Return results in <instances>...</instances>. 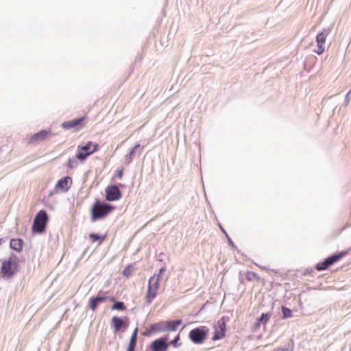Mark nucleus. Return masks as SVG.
Segmentation results:
<instances>
[{
  "label": "nucleus",
  "instance_id": "nucleus-1",
  "mask_svg": "<svg viewBox=\"0 0 351 351\" xmlns=\"http://www.w3.org/2000/svg\"><path fill=\"white\" fill-rule=\"evenodd\" d=\"M19 271V263L15 258L10 257L9 258L5 259L2 261L1 273L3 278L5 280L12 279Z\"/></svg>",
  "mask_w": 351,
  "mask_h": 351
},
{
  "label": "nucleus",
  "instance_id": "nucleus-2",
  "mask_svg": "<svg viewBox=\"0 0 351 351\" xmlns=\"http://www.w3.org/2000/svg\"><path fill=\"white\" fill-rule=\"evenodd\" d=\"M114 207L108 203L97 201L91 209L92 220L95 221L106 217Z\"/></svg>",
  "mask_w": 351,
  "mask_h": 351
},
{
  "label": "nucleus",
  "instance_id": "nucleus-3",
  "mask_svg": "<svg viewBox=\"0 0 351 351\" xmlns=\"http://www.w3.org/2000/svg\"><path fill=\"white\" fill-rule=\"evenodd\" d=\"M48 215L45 210H40L36 215L32 225V231L38 234L43 233L48 221Z\"/></svg>",
  "mask_w": 351,
  "mask_h": 351
},
{
  "label": "nucleus",
  "instance_id": "nucleus-4",
  "mask_svg": "<svg viewBox=\"0 0 351 351\" xmlns=\"http://www.w3.org/2000/svg\"><path fill=\"white\" fill-rule=\"evenodd\" d=\"M209 329L207 326H202L191 330L189 337L196 344L202 343L207 337Z\"/></svg>",
  "mask_w": 351,
  "mask_h": 351
},
{
  "label": "nucleus",
  "instance_id": "nucleus-5",
  "mask_svg": "<svg viewBox=\"0 0 351 351\" xmlns=\"http://www.w3.org/2000/svg\"><path fill=\"white\" fill-rule=\"evenodd\" d=\"M158 277H156V274L152 276L148 280V287L145 295V302L147 304L152 303L156 297L157 291L159 288Z\"/></svg>",
  "mask_w": 351,
  "mask_h": 351
},
{
  "label": "nucleus",
  "instance_id": "nucleus-6",
  "mask_svg": "<svg viewBox=\"0 0 351 351\" xmlns=\"http://www.w3.org/2000/svg\"><path fill=\"white\" fill-rule=\"evenodd\" d=\"M169 343L168 335L154 340L149 345L152 351H167Z\"/></svg>",
  "mask_w": 351,
  "mask_h": 351
},
{
  "label": "nucleus",
  "instance_id": "nucleus-7",
  "mask_svg": "<svg viewBox=\"0 0 351 351\" xmlns=\"http://www.w3.org/2000/svg\"><path fill=\"white\" fill-rule=\"evenodd\" d=\"M105 192L108 201H116L121 197V192L116 185L108 186L106 188Z\"/></svg>",
  "mask_w": 351,
  "mask_h": 351
},
{
  "label": "nucleus",
  "instance_id": "nucleus-8",
  "mask_svg": "<svg viewBox=\"0 0 351 351\" xmlns=\"http://www.w3.org/2000/svg\"><path fill=\"white\" fill-rule=\"evenodd\" d=\"M330 32L329 29H324L322 32L319 33L316 36V42L317 43V48L315 50V53L320 55L323 53L324 51V44L326 42V39L327 36Z\"/></svg>",
  "mask_w": 351,
  "mask_h": 351
},
{
  "label": "nucleus",
  "instance_id": "nucleus-9",
  "mask_svg": "<svg viewBox=\"0 0 351 351\" xmlns=\"http://www.w3.org/2000/svg\"><path fill=\"white\" fill-rule=\"evenodd\" d=\"M226 333V320L225 317H223L217 322V326L215 328V331L213 337H212L213 341H217L222 339L225 337Z\"/></svg>",
  "mask_w": 351,
  "mask_h": 351
},
{
  "label": "nucleus",
  "instance_id": "nucleus-10",
  "mask_svg": "<svg viewBox=\"0 0 351 351\" xmlns=\"http://www.w3.org/2000/svg\"><path fill=\"white\" fill-rule=\"evenodd\" d=\"M84 117L76 118L71 121H65L62 123V127L64 130H70L71 128H75L82 125V122Z\"/></svg>",
  "mask_w": 351,
  "mask_h": 351
},
{
  "label": "nucleus",
  "instance_id": "nucleus-11",
  "mask_svg": "<svg viewBox=\"0 0 351 351\" xmlns=\"http://www.w3.org/2000/svg\"><path fill=\"white\" fill-rule=\"evenodd\" d=\"M108 300V297L97 295L96 297H92L89 300V308L95 311L99 304L105 302Z\"/></svg>",
  "mask_w": 351,
  "mask_h": 351
},
{
  "label": "nucleus",
  "instance_id": "nucleus-12",
  "mask_svg": "<svg viewBox=\"0 0 351 351\" xmlns=\"http://www.w3.org/2000/svg\"><path fill=\"white\" fill-rule=\"evenodd\" d=\"M111 325L115 332H118L122 327L127 328L126 324L122 318L114 316L111 319Z\"/></svg>",
  "mask_w": 351,
  "mask_h": 351
},
{
  "label": "nucleus",
  "instance_id": "nucleus-13",
  "mask_svg": "<svg viewBox=\"0 0 351 351\" xmlns=\"http://www.w3.org/2000/svg\"><path fill=\"white\" fill-rule=\"evenodd\" d=\"M151 330L155 332H167L166 321H160L151 324Z\"/></svg>",
  "mask_w": 351,
  "mask_h": 351
},
{
  "label": "nucleus",
  "instance_id": "nucleus-14",
  "mask_svg": "<svg viewBox=\"0 0 351 351\" xmlns=\"http://www.w3.org/2000/svg\"><path fill=\"white\" fill-rule=\"evenodd\" d=\"M49 134H50L49 132L45 130H41L32 136L30 142L34 143L41 142Z\"/></svg>",
  "mask_w": 351,
  "mask_h": 351
},
{
  "label": "nucleus",
  "instance_id": "nucleus-15",
  "mask_svg": "<svg viewBox=\"0 0 351 351\" xmlns=\"http://www.w3.org/2000/svg\"><path fill=\"white\" fill-rule=\"evenodd\" d=\"M167 332H173L177 330L178 327L182 324V319L166 321Z\"/></svg>",
  "mask_w": 351,
  "mask_h": 351
},
{
  "label": "nucleus",
  "instance_id": "nucleus-16",
  "mask_svg": "<svg viewBox=\"0 0 351 351\" xmlns=\"http://www.w3.org/2000/svg\"><path fill=\"white\" fill-rule=\"evenodd\" d=\"M23 241L21 239H12L10 242V247L17 251L21 252L23 248Z\"/></svg>",
  "mask_w": 351,
  "mask_h": 351
},
{
  "label": "nucleus",
  "instance_id": "nucleus-17",
  "mask_svg": "<svg viewBox=\"0 0 351 351\" xmlns=\"http://www.w3.org/2000/svg\"><path fill=\"white\" fill-rule=\"evenodd\" d=\"M270 315L269 313H262L261 316L257 319L254 328H257L261 326V324L265 325L269 320Z\"/></svg>",
  "mask_w": 351,
  "mask_h": 351
},
{
  "label": "nucleus",
  "instance_id": "nucleus-18",
  "mask_svg": "<svg viewBox=\"0 0 351 351\" xmlns=\"http://www.w3.org/2000/svg\"><path fill=\"white\" fill-rule=\"evenodd\" d=\"M82 149L85 152H90V155L94 153L98 147V145L97 143H93L91 141L88 142L85 145L81 146Z\"/></svg>",
  "mask_w": 351,
  "mask_h": 351
},
{
  "label": "nucleus",
  "instance_id": "nucleus-19",
  "mask_svg": "<svg viewBox=\"0 0 351 351\" xmlns=\"http://www.w3.org/2000/svg\"><path fill=\"white\" fill-rule=\"evenodd\" d=\"M71 180L70 177H64L61 178L56 184V188L62 189L66 191L69 189L68 182Z\"/></svg>",
  "mask_w": 351,
  "mask_h": 351
},
{
  "label": "nucleus",
  "instance_id": "nucleus-20",
  "mask_svg": "<svg viewBox=\"0 0 351 351\" xmlns=\"http://www.w3.org/2000/svg\"><path fill=\"white\" fill-rule=\"evenodd\" d=\"M141 145L140 144H136L129 152L128 154L125 156V160L127 161L128 164L130 163V162L132 160L133 157L134 156L136 150L140 148Z\"/></svg>",
  "mask_w": 351,
  "mask_h": 351
},
{
  "label": "nucleus",
  "instance_id": "nucleus-21",
  "mask_svg": "<svg viewBox=\"0 0 351 351\" xmlns=\"http://www.w3.org/2000/svg\"><path fill=\"white\" fill-rule=\"evenodd\" d=\"M137 335H138V328H135L134 330L132 336L130 337V343L128 347L130 348H136V342H137Z\"/></svg>",
  "mask_w": 351,
  "mask_h": 351
},
{
  "label": "nucleus",
  "instance_id": "nucleus-22",
  "mask_svg": "<svg viewBox=\"0 0 351 351\" xmlns=\"http://www.w3.org/2000/svg\"><path fill=\"white\" fill-rule=\"evenodd\" d=\"M88 156H90V152H85L82 149L81 146H78L77 152L75 155L76 158L80 160H84Z\"/></svg>",
  "mask_w": 351,
  "mask_h": 351
},
{
  "label": "nucleus",
  "instance_id": "nucleus-23",
  "mask_svg": "<svg viewBox=\"0 0 351 351\" xmlns=\"http://www.w3.org/2000/svg\"><path fill=\"white\" fill-rule=\"evenodd\" d=\"M331 265L330 262L329 261V260L328 259V258H326L323 262H321V263H319L317 265H316V269L319 271H322V270H326Z\"/></svg>",
  "mask_w": 351,
  "mask_h": 351
},
{
  "label": "nucleus",
  "instance_id": "nucleus-24",
  "mask_svg": "<svg viewBox=\"0 0 351 351\" xmlns=\"http://www.w3.org/2000/svg\"><path fill=\"white\" fill-rule=\"evenodd\" d=\"M126 308L124 303L121 301H114L113 305L111 306L112 310L124 311Z\"/></svg>",
  "mask_w": 351,
  "mask_h": 351
},
{
  "label": "nucleus",
  "instance_id": "nucleus-25",
  "mask_svg": "<svg viewBox=\"0 0 351 351\" xmlns=\"http://www.w3.org/2000/svg\"><path fill=\"white\" fill-rule=\"evenodd\" d=\"M344 254H345V253H343V252L335 254L328 257V259L330 262L331 265H332L335 263H336L337 261H338L339 260H340L343 256Z\"/></svg>",
  "mask_w": 351,
  "mask_h": 351
},
{
  "label": "nucleus",
  "instance_id": "nucleus-26",
  "mask_svg": "<svg viewBox=\"0 0 351 351\" xmlns=\"http://www.w3.org/2000/svg\"><path fill=\"white\" fill-rule=\"evenodd\" d=\"M282 313L283 315V318L287 319L291 317L292 316V311L287 307L282 306Z\"/></svg>",
  "mask_w": 351,
  "mask_h": 351
},
{
  "label": "nucleus",
  "instance_id": "nucleus-27",
  "mask_svg": "<svg viewBox=\"0 0 351 351\" xmlns=\"http://www.w3.org/2000/svg\"><path fill=\"white\" fill-rule=\"evenodd\" d=\"M77 159V158H76V157L73 158H69L68 160V167L71 169L75 168L78 165Z\"/></svg>",
  "mask_w": 351,
  "mask_h": 351
},
{
  "label": "nucleus",
  "instance_id": "nucleus-28",
  "mask_svg": "<svg viewBox=\"0 0 351 351\" xmlns=\"http://www.w3.org/2000/svg\"><path fill=\"white\" fill-rule=\"evenodd\" d=\"M90 238L92 239L93 241H100V242L103 241L105 239V236H99V234L91 233L89 235Z\"/></svg>",
  "mask_w": 351,
  "mask_h": 351
},
{
  "label": "nucleus",
  "instance_id": "nucleus-29",
  "mask_svg": "<svg viewBox=\"0 0 351 351\" xmlns=\"http://www.w3.org/2000/svg\"><path fill=\"white\" fill-rule=\"evenodd\" d=\"M180 339V334L177 335L175 338L169 343V345H172L175 348H178L180 346L179 341Z\"/></svg>",
  "mask_w": 351,
  "mask_h": 351
},
{
  "label": "nucleus",
  "instance_id": "nucleus-30",
  "mask_svg": "<svg viewBox=\"0 0 351 351\" xmlns=\"http://www.w3.org/2000/svg\"><path fill=\"white\" fill-rule=\"evenodd\" d=\"M132 271H133V268H132V266L131 265H128L127 266L124 270L123 271V276H125V277H129L131 276L132 273Z\"/></svg>",
  "mask_w": 351,
  "mask_h": 351
},
{
  "label": "nucleus",
  "instance_id": "nucleus-31",
  "mask_svg": "<svg viewBox=\"0 0 351 351\" xmlns=\"http://www.w3.org/2000/svg\"><path fill=\"white\" fill-rule=\"evenodd\" d=\"M350 92H351V90H350L346 95V98H345V101H344L345 106H347L349 104Z\"/></svg>",
  "mask_w": 351,
  "mask_h": 351
},
{
  "label": "nucleus",
  "instance_id": "nucleus-32",
  "mask_svg": "<svg viewBox=\"0 0 351 351\" xmlns=\"http://www.w3.org/2000/svg\"><path fill=\"white\" fill-rule=\"evenodd\" d=\"M166 271V267H162L160 269L158 274L156 277H158V279L160 278V276Z\"/></svg>",
  "mask_w": 351,
  "mask_h": 351
},
{
  "label": "nucleus",
  "instance_id": "nucleus-33",
  "mask_svg": "<svg viewBox=\"0 0 351 351\" xmlns=\"http://www.w3.org/2000/svg\"><path fill=\"white\" fill-rule=\"evenodd\" d=\"M152 333H154L152 330H151V325L149 326V329L147 331H145L143 335L145 336H149Z\"/></svg>",
  "mask_w": 351,
  "mask_h": 351
},
{
  "label": "nucleus",
  "instance_id": "nucleus-34",
  "mask_svg": "<svg viewBox=\"0 0 351 351\" xmlns=\"http://www.w3.org/2000/svg\"><path fill=\"white\" fill-rule=\"evenodd\" d=\"M122 176H123V172H122V171H121H121H119L117 172V177H119V178H121V177H122Z\"/></svg>",
  "mask_w": 351,
  "mask_h": 351
},
{
  "label": "nucleus",
  "instance_id": "nucleus-35",
  "mask_svg": "<svg viewBox=\"0 0 351 351\" xmlns=\"http://www.w3.org/2000/svg\"><path fill=\"white\" fill-rule=\"evenodd\" d=\"M127 351H135V348L128 347Z\"/></svg>",
  "mask_w": 351,
  "mask_h": 351
},
{
  "label": "nucleus",
  "instance_id": "nucleus-36",
  "mask_svg": "<svg viewBox=\"0 0 351 351\" xmlns=\"http://www.w3.org/2000/svg\"><path fill=\"white\" fill-rule=\"evenodd\" d=\"M228 239L229 243H230L232 246H234L233 242L231 241V239H230L228 237Z\"/></svg>",
  "mask_w": 351,
  "mask_h": 351
},
{
  "label": "nucleus",
  "instance_id": "nucleus-37",
  "mask_svg": "<svg viewBox=\"0 0 351 351\" xmlns=\"http://www.w3.org/2000/svg\"><path fill=\"white\" fill-rule=\"evenodd\" d=\"M2 242H3V239H0V245H1Z\"/></svg>",
  "mask_w": 351,
  "mask_h": 351
}]
</instances>
